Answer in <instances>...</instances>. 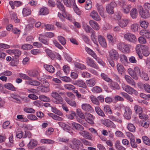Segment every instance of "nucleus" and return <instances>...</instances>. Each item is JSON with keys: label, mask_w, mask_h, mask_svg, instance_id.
Returning <instances> with one entry per match:
<instances>
[{"label": "nucleus", "mask_w": 150, "mask_h": 150, "mask_svg": "<svg viewBox=\"0 0 150 150\" xmlns=\"http://www.w3.org/2000/svg\"><path fill=\"white\" fill-rule=\"evenodd\" d=\"M128 72L129 74L134 79H138L137 75L141 74L140 69L138 67H135L134 70L131 68H129L128 70Z\"/></svg>", "instance_id": "nucleus-1"}, {"label": "nucleus", "mask_w": 150, "mask_h": 150, "mask_svg": "<svg viewBox=\"0 0 150 150\" xmlns=\"http://www.w3.org/2000/svg\"><path fill=\"white\" fill-rule=\"evenodd\" d=\"M82 144L80 140L74 138L72 141V144L70 146L73 149L78 150L82 147Z\"/></svg>", "instance_id": "nucleus-2"}, {"label": "nucleus", "mask_w": 150, "mask_h": 150, "mask_svg": "<svg viewBox=\"0 0 150 150\" xmlns=\"http://www.w3.org/2000/svg\"><path fill=\"white\" fill-rule=\"evenodd\" d=\"M139 12L141 17L144 18H147L150 16L149 12L147 9L144 10L142 7H139Z\"/></svg>", "instance_id": "nucleus-3"}, {"label": "nucleus", "mask_w": 150, "mask_h": 150, "mask_svg": "<svg viewBox=\"0 0 150 150\" xmlns=\"http://www.w3.org/2000/svg\"><path fill=\"white\" fill-rule=\"evenodd\" d=\"M116 4L114 2H112L106 6V10L109 14H112L114 13V8L116 6Z\"/></svg>", "instance_id": "nucleus-4"}, {"label": "nucleus", "mask_w": 150, "mask_h": 150, "mask_svg": "<svg viewBox=\"0 0 150 150\" xmlns=\"http://www.w3.org/2000/svg\"><path fill=\"white\" fill-rule=\"evenodd\" d=\"M37 79L41 82L43 87L49 88L50 85L48 81L45 79L43 74L42 73H40L39 76L38 77Z\"/></svg>", "instance_id": "nucleus-5"}, {"label": "nucleus", "mask_w": 150, "mask_h": 150, "mask_svg": "<svg viewBox=\"0 0 150 150\" xmlns=\"http://www.w3.org/2000/svg\"><path fill=\"white\" fill-rule=\"evenodd\" d=\"M110 58L111 60H117L119 58V55L118 52L114 49H112L109 52Z\"/></svg>", "instance_id": "nucleus-6"}, {"label": "nucleus", "mask_w": 150, "mask_h": 150, "mask_svg": "<svg viewBox=\"0 0 150 150\" xmlns=\"http://www.w3.org/2000/svg\"><path fill=\"white\" fill-rule=\"evenodd\" d=\"M122 88L124 91L129 94H134L136 95L138 94V92L136 90L128 85L122 86Z\"/></svg>", "instance_id": "nucleus-7"}, {"label": "nucleus", "mask_w": 150, "mask_h": 150, "mask_svg": "<svg viewBox=\"0 0 150 150\" xmlns=\"http://www.w3.org/2000/svg\"><path fill=\"white\" fill-rule=\"evenodd\" d=\"M58 124L64 131L70 134L73 133L72 129L68 125L62 122H59Z\"/></svg>", "instance_id": "nucleus-8"}, {"label": "nucleus", "mask_w": 150, "mask_h": 150, "mask_svg": "<svg viewBox=\"0 0 150 150\" xmlns=\"http://www.w3.org/2000/svg\"><path fill=\"white\" fill-rule=\"evenodd\" d=\"M124 38L131 42H134L136 40V38L135 35L132 34L127 33L124 35Z\"/></svg>", "instance_id": "nucleus-9"}, {"label": "nucleus", "mask_w": 150, "mask_h": 150, "mask_svg": "<svg viewBox=\"0 0 150 150\" xmlns=\"http://www.w3.org/2000/svg\"><path fill=\"white\" fill-rule=\"evenodd\" d=\"M127 136L129 137L130 139V144L134 148H136L137 147V144L135 142L134 137L131 133L128 132L127 133Z\"/></svg>", "instance_id": "nucleus-10"}, {"label": "nucleus", "mask_w": 150, "mask_h": 150, "mask_svg": "<svg viewBox=\"0 0 150 150\" xmlns=\"http://www.w3.org/2000/svg\"><path fill=\"white\" fill-rule=\"evenodd\" d=\"M125 112L124 116L125 118L127 120H129L131 118L132 111L129 107L127 106L125 108Z\"/></svg>", "instance_id": "nucleus-11"}, {"label": "nucleus", "mask_w": 150, "mask_h": 150, "mask_svg": "<svg viewBox=\"0 0 150 150\" xmlns=\"http://www.w3.org/2000/svg\"><path fill=\"white\" fill-rule=\"evenodd\" d=\"M86 63L88 66L95 69H98L99 67L95 63L94 60L91 58L88 57L86 58Z\"/></svg>", "instance_id": "nucleus-12"}, {"label": "nucleus", "mask_w": 150, "mask_h": 150, "mask_svg": "<svg viewBox=\"0 0 150 150\" xmlns=\"http://www.w3.org/2000/svg\"><path fill=\"white\" fill-rule=\"evenodd\" d=\"M40 74L36 70H30L29 71V79H32L33 78L39 76Z\"/></svg>", "instance_id": "nucleus-13"}, {"label": "nucleus", "mask_w": 150, "mask_h": 150, "mask_svg": "<svg viewBox=\"0 0 150 150\" xmlns=\"http://www.w3.org/2000/svg\"><path fill=\"white\" fill-rule=\"evenodd\" d=\"M82 109L86 112H91L93 111V108L90 105L87 103L83 104L81 105Z\"/></svg>", "instance_id": "nucleus-14"}, {"label": "nucleus", "mask_w": 150, "mask_h": 150, "mask_svg": "<svg viewBox=\"0 0 150 150\" xmlns=\"http://www.w3.org/2000/svg\"><path fill=\"white\" fill-rule=\"evenodd\" d=\"M21 54V52L20 50L16 49L14 50L13 55L14 57H13L12 60L11 62H12L13 60L17 62L18 60L17 58H18Z\"/></svg>", "instance_id": "nucleus-15"}, {"label": "nucleus", "mask_w": 150, "mask_h": 150, "mask_svg": "<svg viewBox=\"0 0 150 150\" xmlns=\"http://www.w3.org/2000/svg\"><path fill=\"white\" fill-rule=\"evenodd\" d=\"M140 35L145 37L147 39H150V32L148 30L143 29L141 30L140 32Z\"/></svg>", "instance_id": "nucleus-16"}, {"label": "nucleus", "mask_w": 150, "mask_h": 150, "mask_svg": "<svg viewBox=\"0 0 150 150\" xmlns=\"http://www.w3.org/2000/svg\"><path fill=\"white\" fill-rule=\"evenodd\" d=\"M104 124L105 126L108 127L115 128L116 127L113 122L109 119H106Z\"/></svg>", "instance_id": "nucleus-17"}, {"label": "nucleus", "mask_w": 150, "mask_h": 150, "mask_svg": "<svg viewBox=\"0 0 150 150\" xmlns=\"http://www.w3.org/2000/svg\"><path fill=\"white\" fill-rule=\"evenodd\" d=\"M98 39L99 43L101 46L104 47H106L107 44L105 39L102 36L99 35L98 37Z\"/></svg>", "instance_id": "nucleus-18"}, {"label": "nucleus", "mask_w": 150, "mask_h": 150, "mask_svg": "<svg viewBox=\"0 0 150 150\" xmlns=\"http://www.w3.org/2000/svg\"><path fill=\"white\" fill-rule=\"evenodd\" d=\"M90 15L93 19L96 21H99L100 20L99 16H98L97 12L95 11H93L91 13Z\"/></svg>", "instance_id": "nucleus-19"}, {"label": "nucleus", "mask_w": 150, "mask_h": 150, "mask_svg": "<svg viewBox=\"0 0 150 150\" xmlns=\"http://www.w3.org/2000/svg\"><path fill=\"white\" fill-rule=\"evenodd\" d=\"M72 126L73 128L78 131H82L84 129V128L81 125L75 122L72 123Z\"/></svg>", "instance_id": "nucleus-20"}, {"label": "nucleus", "mask_w": 150, "mask_h": 150, "mask_svg": "<svg viewBox=\"0 0 150 150\" xmlns=\"http://www.w3.org/2000/svg\"><path fill=\"white\" fill-rule=\"evenodd\" d=\"M97 8L100 15L103 17L105 18V16L104 14V9L103 6L101 5H99L97 4Z\"/></svg>", "instance_id": "nucleus-21"}, {"label": "nucleus", "mask_w": 150, "mask_h": 150, "mask_svg": "<svg viewBox=\"0 0 150 150\" xmlns=\"http://www.w3.org/2000/svg\"><path fill=\"white\" fill-rule=\"evenodd\" d=\"M89 23L92 28L94 30H98L99 29V26L96 22L93 20H91L89 21Z\"/></svg>", "instance_id": "nucleus-22"}, {"label": "nucleus", "mask_w": 150, "mask_h": 150, "mask_svg": "<svg viewBox=\"0 0 150 150\" xmlns=\"http://www.w3.org/2000/svg\"><path fill=\"white\" fill-rule=\"evenodd\" d=\"M125 78L127 82L130 84L132 86H135V82L133 79L129 76L127 75H125Z\"/></svg>", "instance_id": "nucleus-23"}, {"label": "nucleus", "mask_w": 150, "mask_h": 150, "mask_svg": "<svg viewBox=\"0 0 150 150\" xmlns=\"http://www.w3.org/2000/svg\"><path fill=\"white\" fill-rule=\"evenodd\" d=\"M74 84L76 85L79 86L84 88H86V85L85 82L82 80H79L76 81L75 83Z\"/></svg>", "instance_id": "nucleus-24"}, {"label": "nucleus", "mask_w": 150, "mask_h": 150, "mask_svg": "<svg viewBox=\"0 0 150 150\" xmlns=\"http://www.w3.org/2000/svg\"><path fill=\"white\" fill-rule=\"evenodd\" d=\"M44 67L46 70L51 73H53L55 71L54 68L52 65H44Z\"/></svg>", "instance_id": "nucleus-25"}, {"label": "nucleus", "mask_w": 150, "mask_h": 150, "mask_svg": "<svg viewBox=\"0 0 150 150\" xmlns=\"http://www.w3.org/2000/svg\"><path fill=\"white\" fill-rule=\"evenodd\" d=\"M38 144V142L35 140L31 139L29 143V148L33 149Z\"/></svg>", "instance_id": "nucleus-26"}, {"label": "nucleus", "mask_w": 150, "mask_h": 150, "mask_svg": "<svg viewBox=\"0 0 150 150\" xmlns=\"http://www.w3.org/2000/svg\"><path fill=\"white\" fill-rule=\"evenodd\" d=\"M142 53L145 56L147 57L149 54V48L146 45H143V47H142Z\"/></svg>", "instance_id": "nucleus-27"}, {"label": "nucleus", "mask_w": 150, "mask_h": 150, "mask_svg": "<svg viewBox=\"0 0 150 150\" xmlns=\"http://www.w3.org/2000/svg\"><path fill=\"white\" fill-rule=\"evenodd\" d=\"M128 23V21L127 19H123L119 21V24L120 27L123 28L126 26Z\"/></svg>", "instance_id": "nucleus-28"}, {"label": "nucleus", "mask_w": 150, "mask_h": 150, "mask_svg": "<svg viewBox=\"0 0 150 150\" xmlns=\"http://www.w3.org/2000/svg\"><path fill=\"white\" fill-rule=\"evenodd\" d=\"M83 27L87 33H90L93 30L91 28L85 23L83 24Z\"/></svg>", "instance_id": "nucleus-29"}, {"label": "nucleus", "mask_w": 150, "mask_h": 150, "mask_svg": "<svg viewBox=\"0 0 150 150\" xmlns=\"http://www.w3.org/2000/svg\"><path fill=\"white\" fill-rule=\"evenodd\" d=\"M120 142L119 140L116 141L115 144V147L117 150H125V148L120 145Z\"/></svg>", "instance_id": "nucleus-30"}, {"label": "nucleus", "mask_w": 150, "mask_h": 150, "mask_svg": "<svg viewBox=\"0 0 150 150\" xmlns=\"http://www.w3.org/2000/svg\"><path fill=\"white\" fill-rule=\"evenodd\" d=\"M71 1L73 3V8L75 12L78 15H80L81 14L79 8L77 7L75 3L74 0H71Z\"/></svg>", "instance_id": "nucleus-31"}, {"label": "nucleus", "mask_w": 150, "mask_h": 150, "mask_svg": "<svg viewBox=\"0 0 150 150\" xmlns=\"http://www.w3.org/2000/svg\"><path fill=\"white\" fill-rule=\"evenodd\" d=\"M137 9L133 8L130 11V15L133 18H136L138 15Z\"/></svg>", "instance_id": "nucleus-32"}, {"label": "nucleus", "mask_w": 150, "mask_h": 150, "mask_svg": "<svg viewBox=\"0 0 150 150\" xmlns=\"http://www.w3.org/2000/svg\"><path fill=\"white\" fill-rule=\"evenodd\" d=\"M49 13L48 9L46 7H43L41 8L40 11V15H45Z\"/></svg>", "instance_id": "nucleus-33"}, {"label": "nucleus", "mask_w": 150, "mask_h": 150, "mask_svg": "<svg viewBox=\"0 0 150 150\" xmlns=\"http://www.w3.org/2000/svg\"><path fill=\"white\" fill-rule=\"evenodd\" d=\"M117 68L118 72L122 74L124 71L125 68L123 66L120 64H118L117 65Z\"/></svg>", "instance_id": "nucleus-34"}, {"label": "nucleus", "mask_w": 150, "mask_h": 150, "mask_svg": "<svg viewBox=\"0 0 150 150\" xmlns=\"http://www.w3.org/2000/svg\"><path fill=\"white\" fill-rule=\"evenodd\" d=\"M95 110L99 115L102 117H103L105 116L104 113L99 107L98 106L95 107Z\"/></svg>", "instance_id": "nucleus-35"}, {"label": "nucleus", "mask_w": 150, "mask_h": 150, "mask_svg": "<svg viewBox=\"0 0 150 150\" xmlns=\"http://www.w3.org/2000/svg\"><path fill=\"white\" fill-rule=\"evenodd\" d=\"M90 33H91V40L95 44H96L97 43V41L95 32L93 30L92 31V32H91Z\"/></svg>", "instance_id": "nucleus-36"}, {"label": "nucleus", "mask_w": 150, "mask_h": 150, "mask_svg": "<svg viewBox=\"0 0 150 150\" xmlns=\"http://www.w3.org/2000/svg\"><path fill=\"white\" fill-rule=\"evenodd\" d=\"M29 79V84L34 86H38L40 84V83L38 81Z\"/></svg>", "instance_id": "nucleus-37"}, {"label": "nucleus", "mask_w": 150, "mask_h": 150, "mask_svg": "<svg viewBox=\"0 0 150 150\" xmlns=\"http://www.w3.org/2000/svg\"><path fill=\"white\" fill-rule=\"evenodd\" d=\"M121 62L124 64H126L128 63V60L126 56L123 54L121 55L120 57Z\"/></svg>", "instance_id": "nucleus-38"}, {"label": "nucleus", "mask_w": 150, "mask_h": 150, "mask_svg": "<svg viewBox=\"0 0 150 150\" xmlns=\"http://www.w3.org/2000/svg\"><path fill=\"white\" fill-rule=\"evenodd\" d=\"M90 98L93 103L97 105H99V103L97 98H96V97L93 96H90Z\"/></svg>", "instance_id": "nucleus-39"}, {"label": "nucleus", "mask_w": 150, "mask_h": 150, "mask_svg": "<svg viewBox=\"0 0 150 150\" xmlns=\"http://www.w3.org/2000/svg\"><path fill=\"white\" fill-rule=\"evenodd\" d=\"M85 49L87 52L91 55L94 58H96L97 57L95 53L90 49L88 47H86Z\"/></svg>", "instance_id": "nucleus-40"}, {"label": "nucleus", "mask_w": 150, "mask_h": 150, "mask_svg": "<svg viewBox=\"0 0 150 150\" xmlns=\"http://www.w3.org/2000/svg\"><path fill=\"white\" fill-rule=\"evenodd\" d=\"M43 36L41 35H40L39 37V40L42 43L46 45H48L49 44L48 40L44 39L43 38Z\"/></svg>", "instance_id": "nucleus-41"}, {"label": "nucleus", "mask_w": 150, "mask_h": 150, "mask_svg": "<svg viewBox=\"0 0 150 150\" xmlns=\"http://www.w3.org/2000/svg\"><path fill=\"white\" fill-rule=\"evenodd\" d=\"M63 101V99L61 96L59 95L54 100L53 102L54 103L57 104L61 103Z\"/></svg>", "instance_id": "nucleus-42"}, {"label": "nucleus", "mask_w": 150, "mask_h": 150, "mask_svg": "<svg viewBox=\"0 0 150 150\" xmlns=\"http://www.w3.org/2000/svg\"><path fill=\"white\" fill-rule=\"evenodd\" d=\"M74 65L76 67L81 70L86 69V67L84 64L79 62H76Z\"/></svg>", "instance_id": "nucleus-43"}, {"label": "nucleus", "mask_w": 150, "mask_h": 150, "mask_svg": "<svg viewBox=\"0 0 150 150\" xmlns=\"http://www.w3.org/2000/svg\"><path fill=\"white\" fill-rule=\"evenodd\" d=\"M52 111L56 114L58 115L62 116L63 115L62 112L60 110H58L55 107H52Z\"/></svg>", "instance_id": "nucleus-44"}, {"label": "nucleus", "mask_w": 150, "mask_h": 150, "mask_svg": "<svg viewBox=\"0 0 150 150\" xmlns=\"http://www.w3.org/2000/svg\"><path fill=\"white\" fill-rule=\"evenodd\" d=\"M76 113L79 117L83 118V119H85V116L80 109H76Z\"/></svg>", "instance_id": "nucleus-45"}, {"label": "nucleus", "mask_w": 150, "mask_h": 150, "mask_svg": "<svg viewBox=\"0 0 150 150\" xmlns=\"http://www.w3.org/2000/svg\"><path fill=\"white\" fill-rule=\"evenodd\" d=\"M39 98L40 100L43 101L48 102L50 101V100L49 97L44 95H40L39 96Z\"/></svg>", "instance_id": "nucleus-46"}, {"label": "nucleus", "mask_w": 150, "mask_h": 150, "mask_svg": "<svg viewBox=\"0 0 150 150\" xmlns=\"http://www.w3.org/2000/svg\"><path fill=\"white\" fill-rule=\"evenodd\" d=\"M64 88L69 91L73 90L75 87L73 85L70 84H66L64 86Z\"/></svg>", "instance_id": "nucleus-47"}, {"label": "nucleus", "mask_w": 150, "mask_h": 150, "mask_svg": "<svg viewBox=\"0 0 150 150\" xmlns=\"http://www.w3.org/2000/svg\"><path fill=\"white\" fill-rule=\"evenodd\" d=\"M144 45H138L136 47V51L137 54L141 53L142 52V47Z\"/></svg>", "instance_id": "nucleus-48"}, {"label": "nucleus", "mask_w": 150, "mask_h": 150, "mask_svg": "<svg viewBox=\"0 0 150 150\" xmlns=\"http://www.w3.org/2000/svg\"><path fill=\"white\" fill-rule=\"evenodd\" d=\"M4 86L8 89L12 91H15V88L13 86L12 84L11 83H8L5 84Z\"/></svg>", "instance_id": "nucleus-49"}, {"label": "nucleus", "mask_w": 150, "mask_h": 150, "mask_svg": "<svg viewBox=\"0 0 150 150\" xmlns=\"http://www.w3.org/2000/svg\"><path fill=\"white\" fill-rule=\"evenodd\" d=\"M101 76L102 79L107 82H110L112 81L111 79L108 77V76L106 74L104 73L101 74Z\"/></svg>", "instance_id": "nucleus-50"}, {"label": "nucleus", "mask_w": 150, "mask_h": 150, "mask_svg": "<svg viewBox=\"0 0 150 150\" xmlns=\"http://www.w3.org/2000/svg\"><path fill=\"white\" fill-rule=\"evenodd\" d=\"M86 83H87L88 86L92 87L94 86L96 84L95 80L94 79H92L86 81Z\"/></svg>", "instance_id": "nucleus-51"}, {"label": "nucleus", "mask_w": 150, "mask_h": 150, "mask_svg": "<svg viewBox=\"0 0 150 150\" xmlns=\"http://www.w3.org/2000/svg\"><path fill=\"white\" fill-rule=\"evenodd\" d=\"M139 25L137 23H134L131 26V29L133 32H136L138 30Z\"/></svg>", "instance_id": "nucleus-52"}, {"label": "nucleus", "mask_w": 150, "mask_h": 150, "mask_svg": "<svg viewBox=\"0 0 150 150\" xmlns=\"http://www.w3.org/2000/svg\"><path fill=\"white\" fill-rule=\"evenodd\" d=\"M132 6L130 5H127L123 8V12L125 13H128L129 12L130 9Z\"/></svg>", "instance_id": "nucleus-53"}, {"label": "nucleus", "mask_w": 150, "mask_h": 150, "mask_svg": "<svg viewBox=\"0 0 150 150\" xmlns=\"http://www.w3.org/2000/svg\"><path fill=\"white\" fill-rule=\"evenodd\" d=\"M127 127L130 131L132 132H134L135 131V127L134 125L131 123H129Z\"/></svg>", "instance_id": "nucleus-54"}, {"label": "nucleus", "mask_w": 150, "mask_h": 150, "mask_svg": "<svg viewBox=\"0 0 150 150\" xmlns=\"http://www.w3.org/2000/svg\"><path fill=\"white\" fill-rule=\"evenodd\" d=\"M58 39L62 45H64L66 44V40L65 38L63 37L59 36L58 37Z\"/></svg>", "instance_id": "nucleus-55"}, {"label": "nucleus", "mask_w": 150, "mask_h": 150, "mask_svg": "<svg viewBox=\"0 0 150 150\" xmlns=\"http://www.w3.org/2000/svg\"><path fill=\"white\" fill-rule=\"evenodd\" d=\"M142 139L145 144L148 145H150V140L148 137L146 136H143L142 137Z\"/></svg>", "instance_id": "nucleus-56"}, {"label": "nucleus", "mask_w": 150, "mask_h": 150, "mask_svg": "<svg viewBox=\"0 0 150 150\" xmlns=\"http://www.w3.org/2000/svg\"><path fill=\"white\" fill-rule=\"evenodd\" d=\"M60 79L62 81L66 82H70L71 81V79L70 78L67 76H60Z\"/></svg>", "instance_id": "nucleus-57"}, {"label": "nucleus", "mask_w": 150, "mask_h": 150, "mask_svg": "<svg viewBox=\"0 0 150 150\" xmlns=\"http://www.w3.org/2000/svg\"><path fill=\"white\" fill-rule=\"evenodd\" d=\"M122 47V51L124 53L126 52L127 53H129V48L127 45L123 44Z\"/></svg>", "instance_id": "nucleus-58"}, {"label": "nucleus", "mask_w": 150, "mask_h": 150, "mask_svg": "<svg viewBox=\"0 0 150 150\" xmlns=\"http://www.w3.org/2000/svg\"><path fill=\"white\" fill-rule=\"evenodd\" d=\"M110 86L113 90L119 89V86L116 83L112 82L110 84Z\"/></svg>", "instance_id": "nucleus-59"}, {"label": "nucleus", "mask_w": 150, "mask_h": 150, "mask_svg": "<svg viewBox=\"0 0 150 150\" xmlns=\"http://www.w3.org/2000/svg\"><path fill=\"white\" fill-rule=\"evenodd\" d=\"M139 24L141 26L144 28H146L148 26V23L145 21H140Z\"/></svg>", "instance_id": "nucleus-60"}, {"label": "nucleus", "mask_w": 150, "mask_h": 150, "mask_svg": "<svg viewBox=\"0 0 150 150\" xmlns=\"http://www.w3.org/2000/svg\"><path fill=\"white\" fill-rule=\"evenodd\" d=\"M92 91L94 93H99L102 91V89L99 87L96 86L93 88Z\"/></svg>", "instance_id": "nucleus-61"}, {"label": "nucleus", "mask_w": 150, "mask_h": 150, "mask_svg": "<svg viewBox=\"0 0 150 150\" xmlns=\"http://www.w3.org/2000/svg\"><path fill=\"white\" fill-rule=\"evenodd\" d=\"M104 110L105 112L109 114H111L112 113L111 109L108 105H106L104 106Z\"/></svg>", "instance_id": "nucleus-62"}, {"label": "nucleus", "mask_w": 150, "mask_h": 150, "mask_svg": "<svg viewBox=\"0 0 150 150\" xmlns=\"http://www.w3.org/2000/svg\"><path fill=\"white\" fill-rule=\"evenodd\" d=\"M139 76L144 80H149V77L147 74L144 71H142Z\"/></svg>", "instance_id": "nucleus-63"}, {"label": "nucleus", "mask_w": 150, "mask_h": 150, "mask_svg": "<svg viewBox=\"0 0 150 150\" xmlns=\"http://www.w3.org/2000/svg\"><path fill=\"white\" fill-rule=\"evenodd\" d=\"M45 29L48 31H50L53 29L54 26L52 25L47 24L45 25Z\"/></svg>", "instance_id": "nucleus-64"}]
</instances>
